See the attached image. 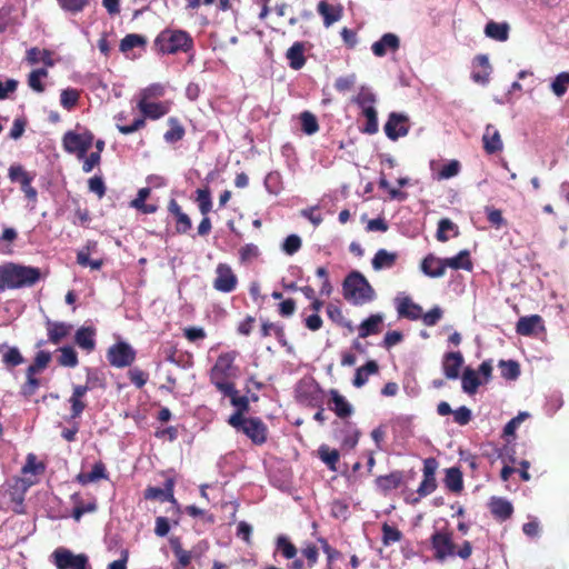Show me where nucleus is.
<instances>
[{
	"instance_id": "nucleus-1",
	"label": "nucleus",
	"mask_w": 569,
	"mask_h": 569,
	"mask_svg": "<svg viewBox=\"0 0 569 569\" xmlns=\"http://www.w3.org/2000/svg\"><path fill=\"white\" fill-rule=\"evenodd\" d=\"M40 279V270L16 263L0 266V290L31 287Z\"/></svg>"
},
{
	"instance_id": "nucleus-2",
	"label": "nucleus",
	"mask_w": 569,
	"mask_h": 569,
	"mask_svg": "<svg viewBox=\"0 0 569 569\" xmlns=\"http://www.w3.org/2000/svg\"><path fill=\"white\" fill-rule=\"evenodd\" d=\"M343 297L355 306H362L376 298V292L359 271L350 272L342 284Z\"/></svg>"
},
{
	"instance_id": "nucleus-3",
	"label": "nucleus",
	"mask_w": 569,
	"mask_h": 569,
	"mask_svg": "<svg viewBox=\"0 0 569 569\" xmlns=\"http://www.w3.org/2000/svg\"><path fill=\"white\" fill-rule=\"evenodd\" d=\"M430 263H437L435 271H427V276L430 278L443 277L447 268H451L453 270L463 269L467 271H471L472 269L470 252L468 250H461L457 256L445 259L435 257L430 253L427 256V261L425 263L426 269H428Z\"/></svg>"
},
{
	"instance_id": "nucleus-4",
	"label": "nucleus",
	"mask_w": 569,
	"mask_h": 569,
	"mask_svg": "<svg viewBox=\"0 0 569 569\" xmlns=\"http://www.w3.org/2000/svg\"><path fill=\"white\" fill-rule=\"evenodd\" d=\"M228 423L237 431L243 432L254 445H262L267 440V426L260 418H244L240 413L229 417Z\"/></svg>"
},
{
	"instance_id": "nucleus-5",
	"label": "nucleus",
	"mask_w": 569,
	"mask_h": 569,
	"mask_svg": "<svg viewBox=\"0 0 569 569\" xmlns=\"http://www.w3.org/2000/svg\"><path fill=\"white\" fill-rule=\"evenodd\" d=\"M156 46L162 53L187 52L192 47V39L182 30H163L158 34Z\"/></svg>"
},
{
	"instance_id": "nucleus-6",
	"label": "nucleus",
	"mask_w": 569,
	"mask_h": 569,
	"mask_svg": "<svg viewBox=\"0 0 569 569\" xmlns=\"http://www.w3.org/2000/svg\"><path fill=\"white\" fill-rule=\"evenodd\" d=\"M296 399L307 407H320L323 403V393L312 378H303L297 383Z\"/></svg>"
},
{
	"instance_id": "nucleus-7",
	"label": "nucleus",
	"mask_w": 569,
	"mask_h": 569,
	"mask_svg": "<svg viewBox=\"0 0 569 569\" xmlns=\"http://www.w3.org/2000/svg\"><path fill=\"white\" fill-rule=\"evenodd\" d=\"M93 143V134L90 131L78 133L67 131L62 138V144L68 153L76 154L78 159H83Z\"/></svg>"
},
{
	"instance_id": "nucleus-8",
	"label": "nucleus",
	"mask_w": 569,
	"mask_h": 569,
	"mask_svg": "<svg viewBox=\"0 0 569 569\" xmlns=\"http://www.w3.org/2000/svg\"><path fill=\"white\" fill-rule=\"evenodd\" d=\"M431 546L435 550V558L443 561L448 557L456 556V546L452 539V532L448 529L436 530L431 538Z\"/></svg>"
},
{
	"instance_id": "nucleus-9",
	"label": "nucleus",
	"mask_w": 569,
	"mask_h": 569,
	"mask_svg": "<svg viewBox=\"0 0 569 569\" xmlns=\"http://www.w3.org/2000/svg\"><path fill=\"white\" fill-rule=\"evenodd\" d=\"M57 569H87L88 557L84 553L74 555L67 548H57L52 555Z\"/></svg>"
},
{
	"instance_id": "nucleus-10",
	"label": "nucleus",
	"mask_w": 569,
	"mask_h": 569,
	"mask_svg": "<svg viewBox=\"0 0 569 569\" xmlns=\"http://www.w3.org/2000/svg\"><path fill=\"white\" fill-rule=\"evenodd\" d=\"M107 359L114 368H126L136 360V350L128 342L119 341L108 349Z\"/></svg>"
},
{
	"instance_id": "nucleus-11",
	"label": "nucleus",
	"mask_w": 569,
	"mask_h": 569,
	"mask_svg": "<svg viewBox=\"0 0 569 569\" xmlns=\"http://www.w3.org/2000/svg\"><path fill=\"white\" fill-rule=\"evenodd\" d=\"M383 130L386 136L392 141L406 137L410 130L408 116L400 112H391L385 123Z\"/></svg>"
},
{
	"instance_id": "nucleus-12",
	"label": "nucleus",
	"mask_w": 569,
	"mask_h": 569,
	"mask_svg": "<svg viewBox=\"0 0 569 569\" xmlns=\"http://www.w3.org/2000/svg\"><path fill=\"white\" fill-rule=\"evenodd\" d=\"M236 352L221 353L210 371V379L230 378L236 375Z\"/></svg>"
},
{
	"instance_id": "nucleus-13",
	"label": "nucleus",
	"mask_w": 569,
	"mask_h": 569,
	"mask_svg": "<svg viewBox=\"0 0 569 569\" xmlns=\"http://www.w3.org/2000/svg\"><path fill=\"white\" fill-rule=\"evenodd\" d=\"M217 277L213 288L220 292H231L236 289L237 277L228 264L220 263L217 267Z\"/></svg>"
},
{
	"instance_id": "nucleus-14",
	"label": "nucleus",
	"mask_w": 569,
	"mask_h": 569,
	"mask_svg": "<svg viewBox=\"0 0 569 569\" xmlns=\"http://www.w3.org/2000/svg\"><path fill=\"white\" fill-rule=\"evenodd\" d=\"M399 48L400 39L397 34L391 32L385 33L371 46L372 53L379 58L386 56L388 51L396 52Z\"/></svg>"
},
{
	"instance_id": "nucleus-15",
	"label": "nucleus",
	"mask_w": 569,
	"mask_h": 569,
	"mask_svg": "<svg viewBox=\"0 0 569 569\" xmlns=\"http://www.w3.org/2000/svg\"><path fill=\"white\" fill-rule=\"evenodd\" d=\"M463 365V357L459 351H451L443 356L442 370L446 378L455 380L459 377L460 368Z\"/></svg>"
},
{
	"instance_id": "nucleus-16",
	"label": "nucleus",
	"mask_w": 569,
	"mask_h": 569,
	"mask_svg": "<svg viewBox=\"0 0 569 569\" xmlns=\"http://www.w3.org/2000/svg\"><path fill=\"white\" fill-rule=\"evenodd\" d=\"M538 330H545L543 320L539 315L521 317L516 325V331L520 336H532Z\"/></svg>"
},
{
	"instance_id": "nucleus-17",
	"label": "nucleus",
	"mask_w": 569,
	"mask_h": 569,
	"mask_svg": "<svg viewBox=\"0 0 569 569\" xmlns=\"http://www.w3.org/2000/svg\"><path fill=\"white\" fill-rule=\"evenodd\" d=\"M397 311L399 317L410 320H419L422 317V308L409 297H397Z\"/></svg>"
},
{
	"instance_id": "nucleus-18",
	"label": "nucleus",
	"mask_w": 569,
	"mask_h": 569,
	"mask_svg": "<svg viewBox=\"0 0 569 569\" xmlns=\"http://www.w3.org/2000/svg\"><path fill=\"white\" fill-rule=\"evenodd\" d=\"M483 149L487 153L493 154L503 148V143L498 129L492 124H487L482 136Z\"/></svg>"
},
{
	"instance_id": "nucleus-19",
	"label": "nucleus",
	"mask_w": 569,
	"mask_h": 569,
	"mask_svg": "<svg viewBox=\"0 0 569 569\" xmlns=\"http://www.w3.org/2000/svg\"><path fill=\"white\" fill-rule=\"evenodd\" d=\"M173 486L174 482L172 479H167L163 488L158 487H149L144 491V498L151 500H161V501H170L176 502L173 497Z\"/></svg>"
},
{
	"instance_id": "nucleus-20",
	"label": "nucleus",
	"mask_w": 569,
	"mask_h": 569,
	"mask_svg": "<svg viewBox=\"0 0 569 569\" xmlns=\"http://www.w3.org/2000/svg\"><path fill=\"white\" fill-rule=\"evenodd\" d=\"M74 341L77 346L87 352L96 348V329L93 327H81L76 331Z\"/></svg>"
},
{
	"instance_id": "nucleus-21",
	"label": "nucleus",
	"mask_w": 569,
	"mask_h": 569,
	"mask_svg": "<svg viewBox=\"0 0 569 569\" xmlns=\"http://www.w3.org/2000/svg\"><path fill=\"white\" fill-rule=\"evenodd\" d=\"M333 406L330 408L339 418L345 419L353 413L352 405L336 389L330 390Z\"/></svg>"
},
{
	"instance_id": "nucleus-22",
	"label": "nucleus",
	"mask_w": 569,
	"mask_h": 569,
	"mask_svg": "<svg viewBox=\"0 0 569 569\" xmlns=\"http://www.w3.org/2000/svg\"><path fill=\"white\" fill-rule=\"evenodd\" d=\"M46 325L49 341L54 345H58L63 338H66L72 329V326L69 323L52 321L50 319L47 320Z\"/></svg>"
},
{
	"instance_id": "nucleus-23",
	"label": "nucleus",
	"mask_w": 569,
	"mask_h": 569,
	"mask_svg": "<svg viewBox=\"0 0 569 569\" xmlns=\"http://www.w3.org/2000/svg\"><path fill=\"white\" fill-rule=\"evenodd\" d=\"M491 513L500 520H507L513 512V507L510 501L500 497H492L489 502Z\"/></svg>"
},
{
	"instance_id": "nucleus-24",
	"label": "nucleus",
	"mask_w": 569,
	"mask_h": 569,
	"mask_svg": "<svg viewBox=\"0 0 569 569\" xmlns=\"http://www.w3.org/2000/svg\"><path fill=\"white\" fill-rule=\"evenodd\" d=\"M138 108L144 117L151 119H159L169 111L163 102H149L148 100H139Z\"/></svg>"
},
{
	"instance_id": "nucleus-25",
	"label": "nucleus",
	"mask_w": 569,
	"mask_h": 569,
	"mask_svg": "<svg viewBox=\"0 0 569 569\" xmlns=\"http://www.w3.org/2000/svg\"><path fill=\"white\" fill-rule=\"evenodd\" d=\"M286 57L289 61V66L293 70H300L305 63V44L302 42H295L286 53Z\"/></svg>"
},
{
	"instance_id": "nucleus-26",
	"label": "nucleus",
	"mask_w": 569,
	"mask_h": 569,
	"mask_svg": "<svg viewBox=\"0 0 569 569\" xmlns=\"http://www.w3.org/2000/svg\"><path fill=\"white\" fill-rule=\"evenodd\" d=\"M509 29L507 22L489 21L485 27V34L490 39L503 42L509 38Z\"/></svg>"
},
{
	"instance_id": "nucleus-27",
	"label": "nucleus",
	"mask_w": 569,
	"mask_h": 569,
	"mask_svg": "<svg viewBox=\"0 0 569 569\" xmlns=\"http://www.w3.org/2000/svg\"><path fill=\"white\" fill-rule=\"evenodd\" d=\"M403 480V475L401 471H392L389 475L380 476L376 479L377 487L383 491L388 492L393 489H397Z\"/></svg>"
},
{
	"instance_id": "nucleus-28",
	"label": "nucleus",
	"mask_w": 569,
	"mask_h": 569,
	"mask_svg": "<svg viewBox=\"0 0 569 569\" xmlns=\"http://www.w3.org/2000/svg\"><path fill=\"white\" fill-rule=\"evenodd\" d=\"M378 369L379 368L377 362L373 360H369L365 366L356 370V375L352 381L353 386L356 388H361L362 386H365L368 381V377L370 375L377 373Z\"/></svg>"
},
{
	"instance_id": "nucleus-29",
	"label": "nucleus",
	"mask_w": 569,
	"mask_h": 569,
	"mask_svg": "<svg viewBox=\"0 0 569 569\" xmlns=\"http://www.w3.org/2000/svg\"><path fill=\"white\" fill-rule=\"evenodd\" d=\"M481 381L477 372L471 368H466L461 377V388L468 395H475Z\"/></svg>"
},
{
	"instance_id": "nucleus-30",
	"label": "nucleus",
	"mask_w": 569,
	"mask_h": 569,
	"mask_svg": "<svg viewBox=\"0 0 569 569\" xmlns=\"http://www.w3.org/2000/svg\"><path fill=\"white\" fill-rule=\"evenodd\" d=\"M396 259V253L388 252L386 249H379L372 259V268L375 270L391 268L395 264Z\"/></svg>"
},
{
	"instance_id": "nucleus-31",
	"label": "nucleus",
	"mask_w": 569,
	"mask_h": 569,
	"mask_svg": "<svg viewBox=\"0 0 569 569\" xmlns=\"http://www.w3.org/2000/svg\"><path fill=\"white\" fill-rule=\"evenodd\" d=\"M107 472L106 467L102 462H98L92 467V470L90 472L79 473L77 476V480L81 485H88L90 482H96L100 479H106Z\"/></svg>"
},
{
	"instance_id": "nucleus-32",
	"label": "nucleus",
	"mask_w": 569,
	"mask_h": 569,
	"mask_svg": "<svg viewBox=\"0 0 569 569\" xmlns=\"http://www.w3.org/2000/svg\"><path fill=\"white\" fill-rule=\"evenodd\" d=\"M318 12L323 17V23L326 27H330L341 19V9L333 8L325 1L319 2Z\"/></svg>"
},
{
	"instance_id": "nucleus-33",
	"label": "nucleus",
	"mask_w": 569,
	"mask_h": 569,
	"mask_svg": "<svg viewBox=\"0 0 569 569\" xmlns=\"http://www.w3.org/2000/svg\"><path fill=\"white\" fill-rule=\"evenodd\" d=\"M382 322V316L372 315L359 326V337L367 338L370 335L379 332V326Z\"/></svg>"
},
{
	"instance_id": "nucleus-34",
	"label": "nucleus",
	"mask_w": 569,
	"mask_h": 569,
	"mask_svg": "<svg viewBox=\"0 0 569 569\" xmlns=\"http://www.w3.org/2000/svg\"><path fill=\"white\" fill-rule=\"evenodd\" d=\"M445 485L450 491L460 492L463 488L461 471L458 468L447 469Z\"/></svg>"
},
{
	"instance_id": "nucleus-35",
	"label": "nucleus",
	"mask_w": 569,
	"mask_h": 569,
	"mask_svg": "<svg viewBox=\"0 0 569 569\" xmlns=\"http://www.w3.org/2000/svg\"><path fill=\"white\" fill-rule=\"evenodd\" d=\"M168 123L170 129L163 136L164 141L168 143L180 141L184 136V128L181 126L177 118H169Z\"/></svg>"
},
{
	"instance_id": "nucleus-36",
	"label": "nucleus",
	"mask_w": 569,
	"mask_h": 569,
	"mask_svg": "<svg viewBox=\"0 0 569 569\" xmlns=\"http://www.w3.org/2000/svg\"><path fill=\"white\" fill-rule=\"evenodd\" d=\"M353 102L357 103L360 108L375 107V103L377 102V96L369 87L361 86L357 97L353 99Z\"/></svg>"
},
{
	"instance_id": "nucleus-37",
	"label": "nucleus",
	"mask_w": 569,
	"mask_h": 569,
	"mask_svg": "<svg viewBox=\"0 0 569 569\" xmlns=\"http://www.w3.org/2000/svg\"><path fill=\"white\" fill-rule=\"evenodd\" d=\"M27 61L30 64H36L42 61L46 66L52 67L53 60L51 59V52L49 50H39L38 48H31L27 51Z\"/></svg>"
},
{
	"instance_id": "nucleus-38",
	"label": "nucleus",
	"mask_w": 569,
	"mask_h": 569,
	"mask_svg": "<svg viewBox=\"0 0 569 569\" xmlns=\"http://www.w3.org/2000/svg\"><path fill=\"white\" fill-rule=\"evenodd\" d=\"M453 232V237L459 234L458 227L450 219L443 218L438 222L437 230V240L440 242H446L449 240V236L447 232Z\"/></svg>"
},
{
	"instance_id": "nucleus-39",
	"label": "nucleus",
	"mask_w": 569,
	"mask_h": 569,
	"mask_svg": "<svg viewBox=\"0 0 569 569\" xmlns=\"http://www.w3.org/2000/svg\"><path fill=\"white\" fill-rule=\"evenodd\" d=\"M59 365L62 367L74 368L78 366V355L72 347H62L59 349Z\"/></svg>"
},
{
	"instance_id": "nucleus-40",
	"label": "nucleus",
	"mask_w": 569,
	"mask_h": 569,
	"mask_svg": "<svg viewBox=\"0 0 569 569\" xmlns=\"http://www.w3.org/2000/svg\"><path fill=\"white\" fill-rule=\"evenodd\" d=\"M568 87H569V72H567V71L560 72L558 76H556V78L552 80V82L550 84L551 91L557 97H562L567 92Z\"/></svg>"
},
{
	"instance_id": "nucleus-41",
	"label": "nucleus",
	"mask_w": 569,
	"mask_h": 569,
	"mask_svg": "<svg viewBox=\"0 0 569 569\" xmlns=\"http://www.w3.org/2000/svg\"><path fill=\"white\" fill-rule=\"evenodd\" d=\"M79 98L80 93L77 89H64L60 94V104L66 110H72L78 104Z\"/></svg>"
},
{
	"instance_id": "nucleus-42",
	"label": "nucleus",
	"mask_w": 569,
	"mask_h": 569,
	"mask_svg": "<svg viewBox=\"0 0 569 569\" xmlns=\"http://www.w3.org/2000/svg\"><path fill=\"white\" fill-rule=\"evenodd\" d=\"M196 201L198 202L199 210L203 216H207L211 211L212 201L210 190L208 188L197 190Z\"/></svg>"
},
{
	"instance_id": "nucleus-43",
	"label": "nucleus",
	"mask_w": 569,
	"mask_h": 569,
	"mask_svg": "<svg viewBox=\"0 0 569 569\" xmlns=\"http://www.w3.org/2000/svg\"><path fill=\"white\" fill-rule=\"evenodd\" d=\"M47 76L48 71L43 68L31 71L28 77V86L36 92H43L44 86L42 84L41 79Z\"/></svg>"
},
{
	"instance_id": "nucleus-44",
	"label": "nucleus",
	"mask_w": 569,
	"mask_h": 569,
	"mask_svg": "<svg viewBox=\"0 0 569 569\" xmlns=\"http://www.w3.org/2000/svg\"><path fill=\"white\" fill-rule=\"evenodd\" d=\"M60 8L71 14H77L90 3V0H57Z\"/></svg>"
},
{
	"instance_id": "nucleus-45",
	"label": "nucleus",
	"mask_w": 569,
	"mask_h": 569,
	"mask_svg": "<svg viewBox=\"0 0 569 569\" xmlns=\"http://www.w3.org/2000/svg\"><path fill=\"white\" fill-rule=\"evenodd\" d=\"M302 131L308 134H315L319 130L317 118L309 111H305L300 114Z\"/></svg>"
},
{
	"instance_id": "nucleus-46",
	"label": "nucleus",
	"mask_w": 569,
	"mask_h": 569,
	"mask_svg": "<svg viewBox=\"0 0 569 569\" xmlns=\"http://www.w3.org/2000/svg\"><path fill=\"white\" fill-rule=\"evenodd\" d=\"M50 360H51V353L48 351L41 350L36 355L33 363L30 365L27 370L30 373H38L41 370H43L44 368H47Z\"/></svg>"
},
{
	"instance_id": "nucleus-47",
	"label": "nucleus",
	"mask_w": 569,
	"mask_h": 569,
	"mask_svg": "<svg viewBox=\"0 0 569 569\" xmlns=\"http://www.w3.org/2000/svg\"><path fill=\"white\" fill-rule=\"evenodd\" d=\"M499 367L501 369V376L506 379H517L520 375V368L517 361L513 360H501L499 362Z\"/></svg>"
},
{
	"instance_id": "nucleus-48",
	"label": "nucleus",
	"mask_w": 569,
	"mask_h": 569,
	"mask_svg": "<svg viewBox=\"0 0 569 569\" xmlns=\"http://www.w3.org/2000/svg\"><path fill=\"white\" fill-rule=\"evenodd\" d=\"M146 44V39L136 33L127 34L120 42V50L122 52H128L129 50L136 47H142Z\"/></svg>"
},
{
	"instance_id": "nucleus-49",
	"label": "nucleus",
	"mask_w": 569,
	"mask_h": 569,
	"mask_svg": "<svg viewBox=\"0 0 569 569\" xmlns=\"http://www.w3.org/2000/svg\"><path fill=\"white\" fill-rule=\"evenodd\" d=\"M319 457L329 469L336 470V463L339 461V452L337 450H330L328 446H321L319 448Z\"/></svg>"
},
{
	"instance_id": "nucleus-50",
	"label": "nucleus",
	"mask_w": 569,
	"mask_h": 569,
	"mask_svg": "<svg viewBox=\"0 0 569 569\" xmlns=\"http://www.w3.org/2000/svg\"><path fill=\"white\" fill-rule=\"evenodd\" d=\"M277 550H279L286 559H293L297 556V548L286 536L277 538Z\"/></svg>"
},
{
	"instance_id": "nucleus-51",
	"label": "nucleus",
	"mask_w": 569,
	"mask_h": 569,
	"mask_svg": "<svg viewBox=\"0 0 569 569\" xmlns=\"http://www.w3.org/2000/svg\"><path fill=\"white\" fill-rule=\"evenodd\" d=\"M2 361L9 367H17L21 365L24 359L17 347H10L3 352Z\"/></svg>"
},
{
	"instance_id": "nucleus-52",
	"label": "nucleus",
	"mask_w": 569,
	"mask_h": 569,
	"mask_svg": "<svg viewBox=\"0 0 569 569\" xmlns=\"http://www.w3.org/2000/svg\"><path fill=\"white\" fill-rule=\"evenodd\" d=\"M401 537H402V535L397 528L391 527L388 523H383V526H382V542L385 546H389L391 543L400 541Z\"/></svg>"
},
{
	"instance_id": "nucleus-53",
	"label": "nucleus",
	"mask_w": 569,
	"mask_h": 569,
	"mask_svg": "<svg viewBox=\"0 0 569 569\" xmlns=\"http://www.w3.org/2000/svg\"><path fill=\"white\" fill-rule=\"evenodd\" d=\"M442 316H443L442 309L439 306H435L428 312H426V313L422 312V317L420 319H422V322L425 326L432 327L439 322V320L442 318Z\"/></svg>"
},
{
	"instance_id": "nucleus-54",
	"label": "nucleus",
	"mask_w": 569,
	"mask_h": 569,
	"mask_svg": "<svg viewBox=\"0 0 569 569\" xmlns=\"http://www.w3.org/2000/svg\"><path fill=\"white\" fill-rule=\"evenodd\" d=\"M300 248L301 239L297 234L288 236L282 243V250L289 256L295 254Z\"/></svg>"
},
{
	"instance_id": "nucleus-55",
	"label": "nucleus",
	"mask_w": 569,
	"mask_h": 569,
	"mask_svg": "<svg viewBox=\"0 0 569 569\" xmlns=\"http://www.w3.org/2000/svg\"><path fill=\"white\" fill-rule=\"evenodd\" d=\"M453 421L459 426H466L471 421L472 412L466 407L461 406L452 412Z\"/></svg>"
},
{
	"instance_id": "nucleus-56",
	"label": "nucleus",
	"mask_w": 569,
	"mask_h": 569,
	"mask_svg": "<svg viewBox=\"0 0 569 569\" xmlns=\"http://www.w3.org/2000/svg\"><path fill=\"white\" fill-rule=\"evenodd\" d=\"M228 378H219V379H210L211 382L216 386V388L222 392L226 397H233L238 391L236 390L233 383L227 382Z\"/></svg>"
},
{
	"instance_id": "nucleus-57",
	"label": "nucleus",
	"mask_w": 569,
	"mask_h": 569,
	"mask_svg": "<svg viewBox=\"0 0 569 569\" xmlns=\"http://www.w3.org/2000/svg\"><path fill=\"white\" fill-rule=\"evenodd\" d=\"M36 373H30L27 370V381L21 388V392L26 397L32 396L40 386L39 379L34 377Z\"/></svg>"
},
{
	"instance_id": "nucleus-58",
	"label": "nucleus",
	"mask_w": 569,
	"mask_h": 569,
	"mask_svg": "<svg viewBox=\"0 0 569 569\" xmlns=\"http://www.w3.org/2000/svg\"><path fill=\"white\" fill-rule=\"evenodd\" d=\"M164 94L163 86L159 83H153L147 88H144L140 92V100H149L150 98H159Z\"/></svg>"
},
{
	"instance_id": "nucleus-59",
	"label": "nucleus",
	"mask_w": 569,
	"mask_h": 569,
	"mask_svg": "<svg viewBox=\"0 0 569 569\" xmlns=\"http://www.w3.org/2000/svg\"><path fill=\"white\" fill-rule=\"evenodd\" d=\"M8 176L12 182H19L20 184L22 181H24V179H29L30 177H32L19 164L11 166L9 168Z\"/></svg>"
},
{
	"instance_id": "nucleus-60",
	"label": "nucleus",
	"mask_w": 569,
	"mask_h": 569,
	"mask_svg": "<svg viewBox=\"0 0 569 569\" xmlns=\"http://www.w3.org/2000/svg\"><path fill=\"white\" fill-rule=\"evenodd\" d=\"M86 383L90 386V389L94 388H103L104 379L101 377L100 372L96 369H87V379Z\"/></svg>"
},
{
	"instance_id": "nucleus-61",
	"label": "nucleus",
	"mask_w": 569,
	"mask_h": 569,
	"mask_svg": "<svg viewBox=\"0 0 569 569\" xmlns=\"http://www.w3.org/2000/svg\"><path fill=\"white\" fill-rule=\"evenodd\" d=\"M130 381L137 387L142 388L148 381V373L139 368H132L128 372Z\"/></svg>"
},
{
	"instance_id": "nucleus-62",
	"label": "nucleus",
	"mask_w": 569,
	"mask_h": 569,
	"mask_svg": "<svg viewBox=\"0 0 569 569\" xmlns=\"http://www.w3.org/2000/svg\"><path fill=\"white\" fill-rule=\"evenodd\" d=\"M460 171V163L457 160H451L449 163L442 167L439 171L440 179H450L457 176Z\"/></svg>"
},
{
	"instance_id": "nucleus-63",
	"label": "nucleus",
	"mask_w": 569,
	"mask_h": 569,
	"mask_svg": "<svg viewBox=\"0 0 569 569\" xmlns=\"http://www.w3.org/2000/svg\"><path fill=\"white\" fill-rule=\"evenodd\" d=\"M230 402L233 407L237 408L234 413H240V417H243V413L249 410V400L246 396H239L238 392L230 398Z\"/></svg>"
},
{
	"instance_id": "nucleus-64",
	"label": "nucleus",
	"mask_w": 569,
	"mask_h": 569,
	"mask_svg": "<svg viewBox=\"0 0 569 569\" xmlns=\"http://www.w3.org/2000/svg\"><path fill=\"white\" fill-rule=\"evenodd\" d=\"M89 190L96 193L99 198H102L106 193V184L101 177H92L88 181Z\"/></svg>"
}]
</instances>
